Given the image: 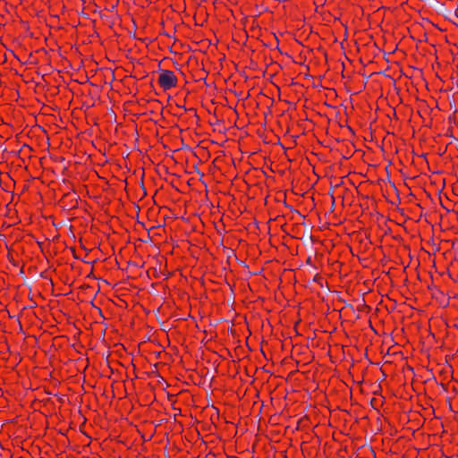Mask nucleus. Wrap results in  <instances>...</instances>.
Listing matches in <instances>:
<instances>
[{"instance_id":"1","label":"nucleus","mask_w":458,"mask_h":458,"mask_svg":"<svg viewBox=\"0 0 458 458\" xmlns=\"http://www.w3.org/2000/svg\"><path fill=\"white\" fill-rule=\"evenodd\" d=\"M158 84L164 90L171 89L177 84V77L170 70H163L158 76Z\"/></svg>"}]
</instances>
